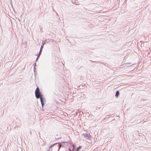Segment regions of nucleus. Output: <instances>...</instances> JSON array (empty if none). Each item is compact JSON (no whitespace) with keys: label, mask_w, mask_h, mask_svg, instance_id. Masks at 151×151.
I'll list each match as a JSON object with an SVG mask.
<instances>
[{"label":"nucleus","mask_w":151,"mask_h":151,"mask_svg":"<svg viewBox=\"0 0 151 151\" xmlns=\"http://www.w3.org/2000/svg\"><path fill=\"white\" fill-rule=\"evenodd\" d=\"M69 150L70 151H71V150H70V149H69Z\"/></svg>","instance_id":"obj_7"},{"label":"nucleus","mask_w":151,"mask_h":151,"mask_svg":"<svg viewBox=\"0 0 151 151\" xmlns=\"http://www.w3.org/2000/svg\"><path fill=\"white\" fill-rule=\"evenodd\" d=\"M119 91H117L116 92V94L115 95L117 97L119 96Z\"/></svg>","instance_id":"obj_3"},{"label":"nucleus","mask_w":151,"mask_h":151,"mask_svg":"<svg viewBox=\"0 0 151 151\" xmlns=\"http://www.w3.org/2000/svg\"><path fill=\"white\" fill-rule=\"evenodd\" d=\"M74 146H73V150H74Z\"/></svg>","instance_id":"obj_6"},{"label":"nucleus","mask_w":151,"mask_h":151,"mask_svg":"<svg viewBox=\"0 0 151 151\" xmlns=\"http://www.w3.org/2000/svg\"><path fill=\"white\" fill-rule=\"evenodd\" d=\"M43 48V45L42 46H41V49H40V52H41V49H42Z\"/></svg>","instance_id":"obj_5"},{"label":"nucleus","mask_w":151,"mask_h":151,"mask_svg":"<svg viewBox=\"0 0 151 151\" xmlns=\"http://www.w3.org/2000/svg\"><path fill=\"white\" fill-rule=\"evenodd\" d=\"M35 95L36 97L38 99L40 97V91L39 88L37 87L35 91Z\"/></svg>","instance_id":"obj_1"},{"label":"nucleus","mask_w":151,"mask_h":151,"mask_svg":"<svg viewBox=\"0 0 151 151\" xmlns=\"http://www.w3.org/2000/svg\"><path fill=\"white\" fill-rule=\"evenodd\" d=\"M80 148H81V147L80 146H79L78 148H77V149L76 151H78V150Z\"/></svg>","instance_id":"obj_4"},{"label":"nucleus","mask_w":151,"mask_h":151,"mask_svg":"<svg viewBox=\"0 0 151 151\" xmlns=\"http://www.w3.org/2000/svg\"><path fill=\"white\" fill-rule=\"evenodd\" d=\"M40 101H41V103L42 106L43 107V105H44V103L43 102L42 98L41 96L40 97Z\"/></svg>","instance_id":"obj_2"}]
</instances>
